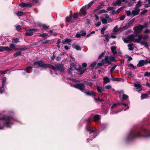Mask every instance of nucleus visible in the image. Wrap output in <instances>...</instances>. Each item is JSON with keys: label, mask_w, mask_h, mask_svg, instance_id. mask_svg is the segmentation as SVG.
<instances>
[{"label": "nucleus", "mask_w": 150, "mask_h": 150, "mask_svg": "<svg viewBox=\"0 0 150 150\" xmlns=\"http://www.w3.org/2000/svg\"><path fill=\"white\" fill-rule=\"evenodd\" d=\"M150 137V131L141 127L139 129L132 130L128 135L126 139L130 141L139 137Z\"/></svg>", "instance_id": "f257e3e1"}, {"label": "nucleus", "mask_w": 150, "mask_h": 150, "mask_svg": "<svg viewBox=\"0 0 150 150\" xmlns=\"http://www.w3.org/2000/svg\"><path fill=\"white\" fill-rule=\"evenodd\" d=\"M32 65L34 66L38 65L39 67L43 69L49 68L54 71H59L61 72L64 73V65L62 64L57 63L55 64L54 66H53L49 64L45 63L44 62L41 60L40 61H37L34 62Z\"/></svg>", "instance_id": "f03ea898"}, {"label": "nucleus", "mask_w": 150, "mask_h": 150, "mask_svg": "<svg viewBox=\"0 0 150 150\" xmlns=\"http://www.w3.org/2000/svg\"><path fill=\"white\" fill-rule=\"evenodd\" d=\"M0 120L4 121V124L6 126V128H11L13 123L11 121H16V120L11 116L4 115L2 117H0Z\"/></svg>", "instance_id": "7ed1b4c3"}, {"label": "nucleus", "mask_w": 150, "mask_h": 150, "mask_svg": "<svg viewBox=\"0 0 150 150\" xmlns=\"http://www.w3.org/2000/svg\"><path fill=\"white\" fill-rule=\"evenodd\" d=\"M74 88L80 90L82 92H84L86 91L85 86L83 82L79 83H76L73 86Z\"/></svg>", "instance_id": "20e7f679"}, {"label": "nucleus", "mask_w": 150, "mask_h": 150, "mask_svg": "<svg viewBox=\"0 0 150 150\" xmlns=\"http://www.w3.org/2000/svg\"><path fill=\"white\" fill-rule=\"evenodd\" d=\"M104 60L106 63L109 64H111L112 62H115L116 61L115 57L111 56L109 57L108 56H105L104 58Z\"/></svg>", "instance_id": "39448f33"}, {"label": "nucleus", "mask_w": 150, "mask_h": 150, "mask_svg": "<svg viewBox=\"0 0 150 150\" xmlns=\"http://www.w3.org/2000/svg\"><path fill=\"white\" fill-rule=\"evenodd\" d=\"M84 93L86 95L88 96H91L93 98L96 96V92L92 90H88L86 91H85Z\"/></svg>", "instance_id": "423d86ee"}, {"label": "nucleus", "mask_w": 150, "mask_h": 150, "mask_svg": "<svg viewBox=\"0 0 150 150\" xmlns=\"http://www.w3.org/2000/svg\"><path fill=\"white\" fill-rule=\"evenodd\" d=\"M6 81V78L4 77L2 82V86L0 87V93H2L4 90V86L5 85V83Z\"/></svg>", "instance_id": "0eeeda50"}, {"label": "nucleus", "mask_w": 150, "mask_h": 150, "mask_svg": "<svg viewBox=\"0 0 150 150\" xmlns=\"http://www.w3.org/2000/svg\"><path fill=\"white\" fill-rule=\"evenodd\" d=\"M4 51L10 52L11 51L12 49L7 46H0V52H2Z\"/></svg>", "instance_id": "6e6552de"}, {"label": "nucleus", "mask_w": 150, "mask_h": 150, "mask_svg": "<svg viewBox=\"0 0 150 150\" xmlns=\"http://www.w3.org/2000/svg\"><path fill=\"white\" fill-rule=\"evenodd\" d=\"M87 6H83L80 9L81 15H83L84 16L87 14V12L86 10L88 9L86 8Z\"/></svg>", "instance_id": "1a4fd4ad"}, {"label": "nucleus", "mask_w": 150, "mask_h": 150, "mask_svg": "<svg viewBox=\"0 0 150 150\" xmlns=\"http://www.w3.org/2000/svg\"><path fill=\"white\" fill-rule=\"evenodd\" d=\"M140 25V24H139L138 26L135 27L133 28L135 32H137V33H140L143 29Z\"/></svg>", "instance_id": "9d476101"}, {"label": "nucleus", "mask_w": 150, "mask_h": 150, "mask_svg": "<svg viewBox=\"0 0 150 150\" xmlns=\"http://www.w3.org/2000/svg\"><path fill=\"white\" fill-rule=\"evenodd\" d=\"M134 21V20L133 19L130 20L125 26H123L122 28H125V29H128L129 27L132 26V24L133 23Z\"/></svg>", "instance_id": "9b49d317"}, {"label": "nucleus", "mask_w": 150, "mask_h": 150, "mask_svg": "<svg viewBox=\"0 0 150 150\" xmlns=\"http://www.w3.org/2000/svg\"><path fill=\"white\" fill-rule=\"evenodd\" d=\"M86 30H82L80 32V33H82L81 34L77 33L76 35V37L77 38H80L81 36H84L86 34Z\"/></svg>", "instance_id": "f8f14e48"}, {"label": "nucleus", "mask_w": 150, "mask_h": 150, "mask_svg": "<svg viewBox=\"0 0 150 150\" xmlns=\"http://www.w3.org/2000/svg\"><path fill=\"white\" fill-rule=\"evenodd\" d=\"M145 60H140L137 66L138 67H141L143 66L144 65H146L145 64Z\"/></svg>", "instance_id": "ddd939ff"}, {"label": "nucleus", "mask_w": 150, "mask_h": 150, "mask_svg": "<svg viewBox=\"0 0 150 150\" xmlns=\"http://www.w3.org/2000/svg\"><path fill=\"white\" fill-rule=\"evenodd\" d=\"M86 69H83L82 67H79V69L77 70L79 72L80 75H82L85 71Z\"/></svg>", "instance_id": "4468645a"}, {"label": "nucleus", "mask_w": 150, "mask_h": 150, "mask_svg": "<svg viewBox=\"0 0 150 150\" xmlns=\"http://www.w3.org/2000/svg\"><path fill=\"white\" fill-rule=\"evenodd\" d=\"M140 11V10L139 9H134L133 10L132 12V14L134 16L137 15L139 14Z\"/></svg>", "instance_id": "2eb2a0df"}, {"label": "nucleus", "mask_w": 150, "mask_h": 150, "mask_svg": "<svg viewBox=\"0 0 150 150\" xmlns=\"http://www.w3.org/2000/svg\"><path fill=\"white\" fill-rule=\"evenodd\" d=\"M127 38H128L129 41L133 42L134 40V34H132L127 36Z\"/></svg>", "instance_id": "dca6fc26"}, {"label": "nucleus", "mask_w": 150, "mask_h": 150, "mask_svg": "<svg viewBox=\"0 0 150 150\" xmlns=\"http://www.w3.org/2000/svg\"><path fill=\"white\" fill-rule=\"evenodd\" d=\"M134 86L136 88V91H141L142 86L139 84H135Z\"/></svg>", "instance_id": "f3484780"}, {"label": "nucleus", "mask_w": 150, "mask_h": 150, "mask_svg": "<svg viewBox=\"0 0 150 150\" xmlns=\"http://www.w3.org/2000/svg\"><path fill=\"white\" fill-rule=\"evenodd\" d=\"M111 49L112 52L114 55H115L117 54V51H116L117 47L116 46H112L111 47Z\"/></svg>", "instance_id": "a211bd4d"}, {"label": "nucleus", "mask_w": 150, "mask_h": 150, "mask_svg": "<svg viewBox=\"0 0 150 150\" xmlns=\"http://www.w3.org/2000/svg\"><path fill=\"white\" fill-rule=\"evenodd\" d=\"M42 27L41 30H47L49 28V26L45 24H42Z\"/></svg>", "instance_id": "6ab92c4d"}, {"label": "nucleus", "mask_w": 150, "mask_h": 150, "mask_svg": "<svg viewBox=\"0 0 150 150\" xmlns=\"http://www.w3.org/2000/svg\"><path fill=\"white\" fill-rule=\"evenodd\" d=\"M72 47L73 48L76 49L77 50H81V49L80 46L74 44L72 45Z\"/></svg>", "instance_id": "aec40b11"}, {"label": "nucleus", "mask_w": 150, "mask_h": 150, "mask_svg": "<svg viewBox=\"0 0 150 150\" xmlns=\"http://www.w3.org/2000/svg\"><path fill=\"white\" fill-rule=\"evenodd\" d=\"M103 83L105 84L109 83L110 82V79L109 78L107 77H105L103 78Z\"/></svg>", "instance_id": "412c9836"}, {"label": "nucleus", "mask_w": 150, "mask_h": 150, "mask_svg": "<svg viewBox=\"0 0 150 150\" xmlns=\"http://www.w3.org/2000/svg\"><path fill=\"white\" fill-rule=\"evenodd\" d=\"M50 41V40H40V42H41V45L47 44Z\"/></svg>", "instance_id": "4be33fe9"}, {"label": "nucleus", "mask_w": 150, "mask_h": 150, "mask_svg": "<svg viewBox=\"0 0 150 150\" xmlns=\"http://www.w3.org/2000/svg\"><path fill=\"white\" fill-rule=\"evenodd\" d=\"M71 41V40L69 39H66L65 40H62V43L63 44H65L66 43H68L69 42H70Z\"/></svg>", "instance_id": "5701e85b"}, {"label": "nucleus", "mask_w": 150, "mask_h": 150, "mask_svg": "<svg viewBox=\"0 0 150 150\" xmlns=\"http://www.w3.org/2000/svg\"><path fill=\"white\" fill-rule=\"evenodd\" d=\"M83 84H85L87 85V86H91L93 84V83L88 82V81H83Z\"/></svg>", "instance_id": "b1692460"}, {"label": "nucleus", "mask_w": 150, "mask_h": 150, "mask_svg": "<svg viewBox=\"0 0 150 150\" xmlns=\"http://www.w3.org/2000/svg\"><path fill=\"white\" fill-rule=\"evenodd\" d=\"M39 36L40 37H42L43 38L46 39L47 37H49L48 34L46 33H43L41 34Z\"/></svg>", "instance_id": "393cba45"}, {"label": "nucleus", "mask_w": 150, "mask_h": 150, "mask_svg": "<svg viewBox=\"0 0 150 150\" xmlns=\"http://www.w3.org/2000/svg\"><path fill=\"white\" fill-rule=\"evenodd\" d=\"M33 69V67L31 66H28L26 67V68L24 69V71H26V72L27 73H30V69Z\"/></svg>", "instance_id": "a878e982"}, {"label": "nucleus", "mask_w": 150, "mask_h": 150, "mask_svg": "<svg viewBox=\"0 0 150 150\" xmlns=\"http://www.w3.org/2000/svg\"><path fill=\"white\" fill-rule=\"evenodd\" d=\"M100 119V116L99 115H95L93 117V121L95 122H96Z\"/></svg>", "instance_id": "bb28decb"}, {"label": "nucleus", "mask_w": 150, "mask_h": 150, "mask_svg": "<svg viewBox=\"0 0 150 150\" xmlns=\"http://www.w3.org/2000/svg\"><path fill=\"white\" fill-rule=\"evenodd\" d=\"M87 131L89 132L90 134H91L92 133H95L96 132V131L95 130H93L89 126H88L87 127Z\"/></svg>", "instance_id": "cd10ccee"}, {"label": "nucleus", "mask_w": 150, "mask_h": 150, "mask_svg": "<svg viewBox=\"0 0 150 150\" xmlns=\"http://www.w3.org/2000/svg\"><path fill=\"white\" fill-rule=\"evenodd\" d=\"M21 51H19L14 53L13 54V56H14L15 57H16L18 56H21Z\"/></svg>", "instance_id": "c85d7f7f"}, {"label": "nucleus", "mask_w": 150, "mask_h": 150, "mask_svg": "<svg viewBox=\"0 0 150 150\" xmlns=\"http://www.w3.org/2000/svg\"><path fill=\"white\" fill-rule=\"evenodd\" d=\"M12 42L13 43L17 44L19 41V39L18 38H14L12 40Z\"/></svg>", "instance_id": "c756f323"}, {"label": "nucleus", "mask_w": 150, "mask_h": 150, "mask_svg": "<svg viewBox=\"0 0 150 150\" xmlns=\"http://www.w3.org/2000/svg\"><path fill=\"white\" fill-rule=\"evenodd\" d=\"M127 1L125 0H117L116 4H117V5L120 6L122 3V2H126Z\"/></svg>", "instance_id": "7c9ffc66"}, {"label": "nucleus", "mask_w": 150, "mask_h": 150, "mask_svg": "<svg viewBox=\"0 0 150 150\" xmlns=\"http://www.w3.org/2000/svg\"><path fill=\"white\" fill-rule=\"evenodd\" d=\"M100 18L101 19V21L103 24H106L107 22V19L103 17H100Z\"/></svg>", "instance_id": "2f4dec72"}, {"label": "nucleus", "mask_w": 150, "mask_h": 150, "mask_svg": "<svg viewBox=\"0 0 150 150\" xmlns=\"http://www.w3.org/2000/svg\"><path fill=\"white\" fill-rule=\"evenodd\" d=\"M133 45L132 43L129 44L127 45L129 50L132 51L133 50L134 47H133Z\"/></svg>", "instance_id": "473e14b6"}, {"label": "nucleus", "mask_w": 150, "mask_h": 150, "mask_svg": "<svg viewBox=\"0 0 150 150\" xmlns=\"http://www.w3.org/2000/svg\"><path fill=\"white\" fill-rule=\"evenodd\" d=\"M140 43L142 45L145 46V47H148V45L147 42H145L144 41H143L141 42Z\"/></svg>", "instance_id": "72a5a7b5"}, {"label": "nucleus", "mask_w": 150, "mask_h": 150, "mask_svg": "<svg viewBox=\"0 0 150 150\" xmlns=\"http://www.w3.org/2000/svg\"><path fill=\"white\" fill-rule=\"evenodd\" d=\"M124 8V6L121 7L117 9L116 11L115 14L119 13L121 11H122Z\"/></svg>", "instance_id": "f704fd0d"}, {"label": "nucleus", "mask_w": 150, "mask_h": 150, "mask_svg": "<svg viewBox=\"0 0 150 150\" xmlns=\"http://www.w3.org/2000/svg\"><path fill=\"white\" fill-rule=\"evenodd\" d=\"M122 96V101L123 100H126L129 98L128 96L126 94H123Z\"/></svg>", "instance_id": "c9c22d12"}, {"label": "nucleus", "mask_w": 150, "mask_h": 150, "mask_svg": "<svg viewBox=\"0 0 150 150\" xmlns=\"http://www.w3.org/2000/svg\"><path fill=\"white\" fill-rule=\"evenodd\" d=\"M141 97L142 99L147 98L148 97V94L146 93L142 94Z\"/></svg>", "instance_id": "e433bc0d"}, {"label": "nucleus", "mask_w": 150, "mask_h": 150, "mask_svg": "<svg viewBox=\"0 0 150 150\" xmlns=\"http://www.w3.org/2000/svg\"><path fill=\"white\" fill-rule=\"evenodd\" d=\"M76 64L73 62H71L70 64V67L71 68H74V69L76 70L77 69L76 67Z\"/></svg>", "instance_id": "4c0bfd02"}, {"label": "nucleus", "mask_w": 150, "mask_h": 150, "mask_svg": "<svg viewBox=\"0 0 150 150\" xmlns=\"http://www.w3.org/2000/svg\"><path fill=\"white\" fill-rule=\"evenodd\" d=\"M96 89L98 92L99 93H101L102 92V88L98 86H96Z\"/></svg>", "instance_id": "58836bf2"}, {"label": "nucleus", "mask_w": 150, "mask_h": 150, "mask_svg": "<svg viewBox=\"0 0 150 150\" xmlns=\"http://www.w3.org/2000/svg\"><path fill=\"white\" fill-rule=\"evenodd\" d=\"M72 20V18L70 17H67L66 18V21L68 23H70Z\"/></svg>", "instance_id": "ea45409f"}, {"label": "nucleus", "mask_w": 150, "mask_h": 150, "mask_svg": "<svg viewBox=\"0 0 150 150\" xmlns=\"http://www.w3.org/2000/svg\"><path fill=\"white\" fill-rule=\"evenodd\" d=\"M117 66V65H114L110 69V72L111 74H112L113 72V71L115 69L116 67Z\"/></svg>", "instance_id": "a19ab883"}, {"label": "nucleus", "mask_w": 150, "mask_h": 150, "mask_svg": "<svg viewBox=\"0 0 150 150\" xmlns=\"http://www.w3.org/2000/svg\"><path fill=\"white\" fill-rule=\"evenodd\" d=\"M23 14V12L21 11H18L16 13V15L18 16H22Z\"/></svg>", "instance_id": "79ce46f5"}, {"label": "nucleus", "mask_w": 150, "mask_h": 150, "mask_svg": "<svg viewBox=\"0 0 150 150\" xmlns=\"http://www.w3.org/2000/svg\"><path fill=\"white\" fill-rule=\"evenodd\" d=\"M93 137H92V138H91L90 139L88 138L87 139V142L89 143L90 141H92L93 139L95 138L96 136V135H94V134H93Z\"/></svg>", "instance_id": "37998d69"}, {"label": "nucleus", "mask_w": 150, "mask_h": 150, "mask_svg": "<svg viewBox=\"0 0 150 150\" xmlns=\"http://www.w3.org/2000/svg\"><path fill=\"white\" fill-rule=\"evenodd\" d=\"M15 45H14V44H11L9 45V48H11H11H12L14 50H17V49H16L15 48Z\"/></svg>", "instance_id": "c03bdc74"}, {"label": "nucleus", "mask_w": 150, "mask_h": 150, "mask_svg": "<svg viewBox=\"0 0 150 150\" xmlns=\"http://www.w3.org/2000/svg\"><path fill=\"white\" fill-rule=\"evenodd\" d=\"M33 32H26L25 33V35L26 36H31L33 35Z\"/></svg>", "instance_id": "a18cd8bd"}, {"label": "nucleus", "mask_w": 150, "mask_h": 150, "mask_svg": "<svg viewBox=\"0 0 150 150\" xmlns=\"http://www.w3.org/2000/svg\"><path fill=\"white\" fill-rule=\"evenodd\" d=\"M26 3L22 2L19 4V5L22 7H25Z\"/></svg>", "instance_id": "49530a36"}, {"label": "nucleus", "mask_w": 150, "mask_h": 150, "mask_svg": "<svg viewBox=\"0 0 150 150\" xmlns=\"http://www.w3.org/2000/svg\"><path fill=\"white\" fill-rule=\"evenodd\" d=\"M8 70L7 69L5 70L0 71V74L2 75L3 74H5L7 73Z\"/></svg>", "instance_id": "de8ad7c7"}, {"label": "nucleus", "mask_w": 150, "mask_h": 150, "mask_svg": "<svg viewBox=\"0 0 150 150\" xmlns=\"http://www.w3.org/2000/svg\"><path fill=\"white\" fill-rule=\"evenodd\" d=\"M142 3L141 1H138L136 5V7L137 8H139L141 6Z\"/></svg>", "instance_id": "09e8293b"}, {"label": "nucleus", "mask_w": 150, "mask_h": 150, "mask_svg": "<svg viewBox=\"0 0 150 150\" xmlns=\"http://www.w3.org/2000/svg\"><path fill=\"white\" fill-rule=\"evenodd\" d=\"M94 99L95 100H97L98 101H100V102H103L104 101V100L103 99H100V98H94Z\"/></svg>", "instance_id": "8fccbe9b"}, {"label": "nucleus", "mask_w": 150, "mask_h": 150, "mask_svg": "<svg viewBox=\"0 0 150 150\" xmlns=\"http://www.w3.org/2000/svg\"><path fill=\"white\" fill-rule=\"evenodd\" d=\"M94 3V1H91V2L89 3L88 4V6H87V9H88L89 8H90L91 6L93 5V4Z\"/></svg>", "instance_id": "3c124183"}, {"label": "nucleus", "mask_w": 150, "mask_h": 150, "mask_svg": "<svg viewBox=\"0 0 150 150\" xmlns=\"http://www.w3.org/2000/svg\"><path fill=\"white\" fill-rule=\"evenodd\" d=\"M107 11L104 10V9H102L98 13V14H101L103 13H107Z\"/></svg>", "instance_id": "603ef678"}, {"label": "nucleus", "mask_w": 150, "mask_h": 150, "mask_svg": "<svg viewBox=\"0 0 150 150\" xmlns=\"http://www.w3.org/2000/svg\"><path fill=\"white\" fill-rule=\"evenodd\" d=\"M144 76H150V72H148V71H146L144 75Z\"/></svg>", "instance_id": "864d4df0"}, {"label": "nucleus", "mask_w": 150, "mask_h": 150, "mask_svg": "<svg viewBox=\"0 0 150 150\" xmlns=\"http://www.w3.org/2000/svg\"><path fill=\"white\" fill-rule=\"evenodd\" d=\"M140 26H141L142 27L143 29L144 28H146L148 26V24L147 23H145L143 25H140Z\"/></svg>", "instance_id": "5fc2aeb1"}, {"label": "nucleus", "mask_w": 150, "mask_h": 150, "mask_svg": "<svg viewBox=\"0 0 150 150\" xmlns=\"http://www.w3.org/2000/svg\"><path fill=\"white\" fill-rule=\"evenodd\" d=\"M105 54V52H102L101 53V54H100L98 56V59H101V58H102L103 57V56Z\"/></svg>", "instance_id": "6e6d98bb"}, {"label": "nucleus", "mask_w": 150, "mask_h": 150, "mask_svg": "<svg viewBox=\"0 0 150 150\" xmlns=\"http://www.w3.org/2000/svg\"><path fill=\"white\" fill-rule=\"evenodd\" d=\"M104 6V3H101L100 4L98 5V7L100 8V9L103 8V6Z\"/></svg>", "instance_id": "4d7b16f0"}, {"label": "nucleus", "mask_w": 150, "mask_h": 150, "mask_svg": "<svg viewBox=\"0 0 150 150\" xmlns=\"http://www.w3.org/2000/svg\"><path fill=\"white\" fill-rule=\"evenodd\" d=\"M73 69L71 68V67L69 68L68 70V74H71L72 73L71 72L73 70Z\"/></svg>", "instance_id": "13d9d810"}, {"label": "nucleus", "mask_w": 150, "mask_h": 150, "mask_svg": "<svg viewBox=\"0 0 150 150\" xmlns=\"http://www.w3.org/2000/svg\"><path fill=\"white\" fill-rule=\"evenodd\" d=\"M55 52H53V55L50 57V58L51 59V60H54V59H55L56 56L54 54V53H55Z\"/></svg>", "instance_id": "bf43d9fd"}, {"label": "nucleus", "mask_w": 150, "mask_h": 150, "mask_svg": "<svg viewBox=\"0 0 150 150\" xmlns=\"http://www.w3.org/2000/svg\"><path fill=\"white\" fill-rule=\"evenodd\" d=\"M129 67L133 68L134 69H136V67L134 66L132 63H130L128 65Z\"/></svg>", "instance_id": "052dcab7"}, {"label": "nucleus", "mask_w": 150, "mask_h": 150, "mask_svg": "<svg viewBox=\"0 0 150 150\" xmlns=\"http://www.w3.org/2000/svg\"><path fill=\"white\" fill-rule=\"evenodd\" d=\"M104 37H105V39L106 40L110 38L109 37V35L108 34H105L104 36Z\"/></svg>", "instance_id": "680f3d73"}, {"label": "nucleus", "mask_w": 150, "mask_h": 150, "mask_svg": "<svg viewBox=\"0 0 150 150\" xmlns=\"http://www.w3.org/2000/svg\"><path fill=\"white\" fill-rule=\"evenodd\" d=\"M118 28V26L117 25H116L114 27V28L113 30V32H117V29H116Z\"/></svg>", "instance_id": "e2e57ef3"}, {"label": "nucleus", "mask_w": 150, "mask_h": 150, "mask_svg": "<svg viewBox=\"0 0 150 150\" xmlns=\"http://www.w3.org/2000/svg\"><path fill=\"white\" fill-rule=\"evenodd\" d=\"M21 28L20 25H18L16 27V30L18 31H19L21 30Z\"/></svg>", "instance_id": "0e129e2a"}, {"label": "nucleus", "mask_w": 150, "mask_h": 150, "mask_svg": "<svg viewBox=\"0 0 150 150\" xmlns=\"http://www.w3.org/2000/svg\"><path fill=\"white\" fill-rule=\"evenodd\" d=\"M78 17V15L76 13H74L73 17L74 19L77 18Z\"/></svg>", "instance_id": "69168bd1"}, {"label": "nucleus", "mask_w": 150, "mask_h": 150, "mask_svg": "<svg viewBox=\"0 0 150 150\" xmlns=\"http://www.w3.org/2000/svg\"><path fill=\"white\" fill-rule=\"evenodd\" d=\"M32 6V4L31 3H26L25 7H31Z\"/></svg>", "instance_id": "338daca9"}, {"label": "nucleus", "mask_w": 150, "mask_h": 150, "mask_svg": "<svg viewBox=\"0 0 150 150\" xmlns=\"http://www.w3.org/2000/svg\"><path fill=\"white\" fill-rule=\"evenodd\" d=\"M96 62H94L91 64L90 66L92 68H94V67L96 66Z\"/></svg>", "instance_id": "774afa93"}]
</instances>
